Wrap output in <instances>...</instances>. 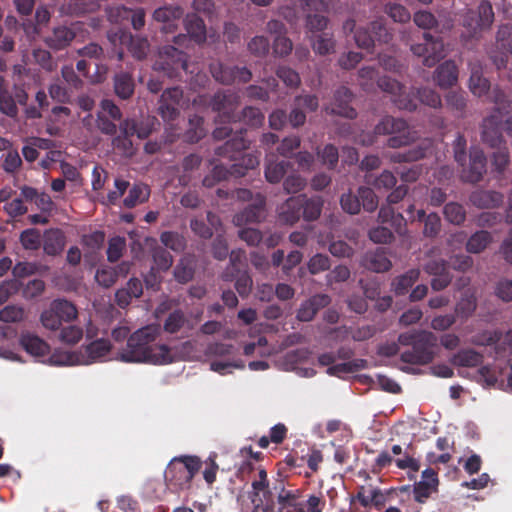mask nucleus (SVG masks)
<instances>
[{"label": "nucleus", "instance_id": "1", "mask_svg": "<svg viewBox=\"0 0 512 512\" xmlns=\"http://www.w3.org/2000/svg\"><path fill=\"white\" fill-rule=\"evenodd\" d=\"M160 336L158 325H147L133 332L118 355L126 363L168 364L173 361L171 349L165 344L156 343Z\"/></svg>", "mask_w": 512, "mask_h": 512}, {"label": "nucleus", "instance_id": "2", "mask_svg": "<svg viewBox=\"0 0 512 512\" xmlns=\"http://www.w3.org/2000/svg\"><path fill=\"white\" fill-rule=\"evenodd\" d=\"M398 342L402 346H410L401 353L402 362L412 365H426L431 363L435 356L437 347V336L427 330H412L401 333Z\"/></svg>", "mask_w": 512, "mask_h": 512}, {"label": "nucleus", "instance_id": "3", "mask_svg": "<svg viewBox=\"0 0 512 512\" xmlns=\"http://www.w3.org/2000/svg\"><path fill=\"white\" fill-rule=\"evenodd\" d=\"M241 129L231 136L223 145L215 149V154L219 157L228 158L233 161L232 176L242 177L248 170L254 169L259 165L257 156L251 153H243L249 147V142L244 138V132Z\"/></svg>", "mask_w": 512, "mask_h": 512}, {"label": "nucleus", "instance_id": "4", "mask_svg": "<svg viewBox=\"0 0 512 512\" xmlns=\"http://www.w3.org/2000/svg\"><path fill=\"white\" fill-rule=\"evenodd\" d=\"M200 467L201 460L197 456L174 457L165 469V482L173 489L188 487Z\"/></svg>", "mask_w": 512, "mask_h": 512}, {"label": "nucleus", "instance_id": "5", "mask_svg": "<svg viewBox=\"0 0 512 512\" xmlns=\"http://www.w3.org/2000/svg\"><path fill=\"white\" fill-rule=\"evenodd\" d=\"M376 135H391L386 145L397 149L409 146L416 140L415 132L409 130L408 123L402 118L383 117L374 128Z\"/></svg>", "mask_w": 512, "mask_h": 512}, {"label": "nucleus", "instance_id": "6", "mask_svg": "<svg viewBox=\"0 0 512 512\" xmlns=\"http://www.w3.org/2000/svg\"><path fill=\"white\" fill-rule=\"evenodd\" d=\"M76 306L66 299L53 300L48 309L41 313L40 321L49 330H58L63 322H71L77 318Z\"/></svg>", "mask_w": 512, "mask_h": 512}, {"label": "nucleus", "instance_id": "7", "mask_svg": "<svg viewBox=\"0 0 512 512\" xmlns=\"http://www.w3.org/2000/svg\"><path fill=\"white\" fill-rule=\"evenodd\" d=\"M153 67L169 78H178L182 71L188 70L187 54L174 46H164Z\"/></svg>", "mask_w": 512, "mask_h": 512}, {"label": "nucleus", "instance_id": "8", "mask_svg": "<svg viewBox=\"0 0 512 512\" xmlns=\"http://www.w3.org/2000/svg\"><path fill=\"white\" fill-rule=\"evenodd\" d=\"M410 50L415 56L423 59L422 63L426 67L435 66L446 55L442 38L429 32H424L423 42L411 45Z\"/></svg>", "mask_w": 512, "mask_h": 512}, {"label": "nucleus", "instance_id": "9", "mask_svg": "<svg viewBox=\"0 0 512 512\" xmlns=\"http://www.w3.org/2000/svg\"><path fill=\"white\" fill-rule=\"evenodd\" d=\"M209 71L216 82L226 86L246 84L252 79V72L247 67L231 66L220 61L210 63Z\"/></svg>", "mask_w": 512, "mask_h": 512}, {"label": "nucleus", "instance_id": "10", "mask_svg": "<svg viewBox=\"0 0 512 512\" xmlns=\"http://www.w3.org/2000/svg\"><path fill=\"white\" fill-rule=\"evenodd\" d=\"M239 96L229 90H219L210 99L209 106L212 111L219 113L218 119L224 123H236V109L239 105Z\"/></svg>", "mask_w": 512, "mask_h": 512}, {"label": "nucleus", "instance_id": "11", "mask_svg": "<svg viewBox=\"0 0 512 512\" xmlns=\"http://www.w3.org/2000/svg\"><path fill=\"white\" fill-rule=\"evenodd\" d=\"M377 86L391 96V100L397 108L410 112L417 109L414 98L405 91L404 85L399 81L389 76H382L378 78Z\"/></svg>", "mask_w": 512, "mask_h": 512}, {"label": "nucleus", "instance_id": "12", "mask_svg": "<svg viewBox=\"0 0 512 512\" xmlns=\"http://www.w3.org/2000/svg\"><path fill=\"white\" fill-rule=\"evenodd\" d=\"M494 21V11L492 4L488 0H482L477 10L470 9L464 17L463 25L470 31L472 36H476L483 30L491 27Z\"/></svg>", "mask_w": 512, "mask_h": 512}, {"label": "nucleus", "instance_id": "13", "mask_svg": "<svg viewBox=\"0 0 512 512\" xmlns=\"http://www.w3.org/2000/svg\"><path fill=\"white\" fill-rule=\"evenodd\" d=\"M481 128V139L491 148H498L504 143L502 135L503 120L500 114L493 113L485 117L482 121Z\"/></svg>", "mask_w": 512, "mask_h": 512}, {"label": "nucleus", "instance_id": "14", "mask_svg": "<svg viewBox=\"0 0 512 512\" xmlns=\"http://www.w3.org/2000/svg\"><path fill=\"white\" fill-rule=\"evenodd\" d=\"M486 157L482 150L471 149L469 154V165H463L461 179L468 183H477L482 180L486 172Z\"/></svg>", "mask_w": 512, "mask_h": 512}, {"label": "nucleus", "instance_id": "15", "mask_svg": "<svg viewBox=\"0 0 512 512\" xmlns=\"http://www.w3.org/2000/svg\"><path fill=\"white\" fill-rule=\"evenodd\" d=\"M468 69L470 71L468 81L470 92L478 98L488 95L491 89V83L489 79L483 75L482 62L478 59L471 60L468 62Z\"/></svg>", "mask_w": 512, "mask_h": 512}, {"label": "nucleus", "instance_id": "16", "mask_svg": "<svg viewBox=\"0 0 512 512\" xmlns=\"http://www.w3.org/2000/svg\"><path fill=\"white\" fill-rule=\"evenodd\" d=\"M353 93L345 86L339 87L334 93V101L331 105V113L348 119L357 116L356 110L350 105Z\"/></svg>", "mask_w": 512, "mask_h": 512}, {"label": "nucleus", "instance_id": "17", "mask_svg": "<svg viewBox=\"0 0 512 512\" xmlns=\"http://www.w3.org/2000/svg\"><path fill=\"white\" fill-rule=\"evenodd\" d=\"M265 198L258 195L255 201L245 207L241 212L234 216V223L237 226H242L248 223H258L265 217Z\"/></svg>", "mask_w": 512, "mask_h": 512}, {"label": "nucleus", "instance_id": "18", "mask_svg": "<svg viewBox=\"0 0 512 512\" xmlns=\"http://www.w3.org/2000/svg\"><path fill=\"white\" fill-rule=\"evenodd\" d=\"M459 70L453 60H446L434 72V81L442 89L454 86L458 81Z\"/></svg>", "mask_w": 512, "mask_h": 512}, {"label": "nucleus", "instance_id": "19", "mask_svg": "<svg viewBox=\"0 0 512 512\" xmlns=\"http://www.w3.org/2000/svg\"><path fill=\"white\" fill-rule=\"evenodd\" d=\"M41 244L48 256H58L65 248L66 236L61 229L51 228L44 232Z\"/></svg>", "mask_w": 512, "mask_h": 512}, {"label": "nucleus", "instance_id": "20", "mask_svg": "<svg viewBox=\"0 0 512 512\" xmlns=\"http://www.w3.org/2000/svg\"><path fill=\"white\" fill-rule=\"evenodd\" d=\"M301 199L297 196L289 197L278 207V221L285 225H294L302 217Z\"/></svg>", "mask_w": 512, "mask_h": 512}, {"label": "nucleus", "instance_id": "21", "mask_svg": "<svg viewBox=\"0 0 512 512\" xmlns=\"http://www.w3.org/2000/svg\"><path fill=\"white\" fill-rule=\"evenodd\" d=\"M183 13V9L178 5H165L154 11L153 19L164 24L165 32H172L176 27L175 22L181 19Z\"/></svg>", "mask_w": 512, "mask_h": 512}, {"label": "nucleus", "instance_id": "22", "mask_svg": "<svg viewBox=\"0 0 512 512\" xmlns=\"http://www.w3.org/2000/svg\"><path fill=\"white\" fill-rule=\"evenodd\" d=\"M362 263L365 268L377 273L386 272L392 267V263L384 248H377L374 251L366 252Z\"/></svg>", "mask_w": 512, "mask_h": 512}, {"label": "nucleus", "instance_id": "23", "mask_svg": "<svg viewBox=\"0 0 512 512\" xmlns=\"http://www.w3.org/2000/svg\"><path fill=\"white\" fill-rule=\"evenodd\" d=\"M431 144L429 141L408 149L405 152H394L389 155V160L393 163H409L419 161L427 156L430 152Z\"/></svg>", "mask_w": 512, "mask_h": 512}, {"label": "nucleus", "instance_id": "24", "mask_svg": "<svg viewBox=\"0 0 512 512\" xmlns=\"http://www.w3.org/2000/svg\"><path fill=\"white\" fill-rule=\"evenodd\" d=\"M19 341L22 348L32 356L42 357L49 353V345L35 334L22 333Z\"/></svg>", "mask_w": 512, "mask_h": 512}, {"label": "nucleus", "instance_id": "25", "mask_svg": "<svg viewBox=\"0 0 512 512\" xmlns=\"http://www.w3.org/2000/svg\"><path fill=\"white\" fill-rule=\"evenodd\" d=\"M301 199L302 217L307 222L317 220L322 212L324 201L321 196L308 197L306 194H299Z\"/></svg>", "mask_w": 512, "mask_h": 512}, {"label": "nucleus", "instance_id": "26", "mask_svg": "<svg viewBox=\"0 0 512 512\" xmlns=\"http://www.w3.org/2000/svg\"><path fill=\"white\" fill-rule=\"evenodd\" d=\"M274 156L266 158L265 178L271 184L279 183L287 171L292 167L287 160H277Z\"/></svg>", "mask_w": 512, "mask_h": 512}, {"label": "nucleus", "instance_id": "27", "mask_svg": "<svg viewBox=\"0 0 512 512\" xmlns=\"http://www.w3.org/2000/svg\"><path fill=\"white\" fill-rule=\"evenodd\" d=\"M112 345L108 339H97L83 347L84 353L87 356L85 364H91L98 361H103L104 358L111 351Z\"/></svg>", "mask_w": 512, "mask_h": 512}, {"label": "nucleus", "instance_id": "28", "mask_svg": "<svg viewBox=\"0 0 512 512\" xmlns=\"http://www.w3.org/2000/svg\"><path fill=\"white\" fill-rule=\"evenodd\" d=\"M184 25L188 35L195 43L201 44L206 41V26L203 19L197 14H187Z\"/></svg>", "mask_w": 512, "mask_h": 512}, {"label": "nucleus", "instance_id": "29", "mask_svg": "<svg viewBox=\"0 0 512 512\" xmlns=\"http://www.w3.org/2000/svg\"><path fill=\"white\" fill-rule=\"evenodd\" d=\"M378 218L382 223H389L399 235L407 232V220L401 213H396L391 206H382Z\"/></svg>", "mask_w": 512, "mask_h": 512}, {"label": "nucleus", "instance_id": "30", "mask_svg": "<svg viewBox=\"0 0 512 512\" xmlns=\"http://www.w3.org/2000/svg\"><path fill=\"white\" fill-rule=\"evenodd\" d=\"M413 220L424 223L423 235L426 238H436L441 232V218L435 212L426 214L423 209H420L417 211V217H413Z\"/></svg>", "mask_w": 512, "mask_h": 512}, {"label": "nucleus", "instance_id": "31", "mask_svg": "<svg viewBox=\"0 0 512 512\" xmlns=\"http://www.w3.org/2000/svg\"><path fill=\"white\" fill-rule=\"evenodd\" d=\"M75 38V32L67 26L54 28L52 35L47 37V45L55 50H61L67 47Z\"/></svg>", "mask_w": 512, "mask_h": 512}, {"label": "nucleus", "instance_id": "32", "mask_svg": "<svg viewBox=\"0 0 512 512\" xmlns=\"http://www.w3.org/2000/svg\"><path fill=\"white\" fill-rule=\"evenodd\" d=\"M484 356L474 349H461L451 358V363L459 367H478L481 366Z\"/></svg>", "mask_w": 512, "mask_h": 512}, {"label": "nucleus", "instance_id": "33", "mask_svg": "<svg viewBox=\"0 0 512 512\" xmlns=\"http://www.w3.org/2000/svg\"><path fill=\"white\" fill-rule=\"evenodd\" d=\"M502 339V332L500 330H484L472 338V343L476 346H494L497 356L502 357V346L499 342Z\"/></svg>", "mask_w": 512, "mask_h": 512}, {"label": "nucleus", "instance_id": "34", "mask_svg": "<svg viewBox=\"0 0 512 512\" xmlns=\"http://www.w3.org/2000/svg\"><path fill=\"white\" fill-rule=\"evenodd\" d=\"M473 205L479 208H495L503 203L504 196L496 191H476L471 197Z\"/></svg>", "mask_w": 512, "mask_h": 512}, {"label": "nucleus", "instance_id": "35", "mask_svg": "<svg viewBox=\"0 0 512 512\" xmlns=\"http://www.w3.org/2000/svg\"><path fill=\"white\" fill-rule=\"evenodd\" d=\"M188 128L183 135V139L185 142L194 144L198 143L201 139H203L207 131L204 127V118L199 115H193L189 118Z\"/></svg>", "mask_w": 512, "mask_h": 512}, {"label": "nucleus", "instance_id": "36", "mask_svg": "<svg viewBox=\"0 0 512 512\" xmlns=\"http://www.w3.org/2000/svg\"><path fill=\"white\" fill-rule=\"evenodd\" d=\"M420 270L419 269H410L406 271L404 274L397 276L392 281V289L396 295L402 296L405 295L409 289L414 285V283L419 279Z\"/></svg>", "mask_w": 512, "mask_h": 512}, {"label": "nucleus", "instance_id": "37", "mask_svg": "<svg viewBox=\"0 0 512 512\" xmlns=\"http://www.w3.org/2000/svg\"><path fill=\"white\" fill-rule=\"evenodd\" d=\"M135 89L134 80L131 74L127 72L117 73L114 77V90L116 95L121 99L130 98Z\"/></svg>", "mask_w": 512, "mask_h": 512}, {"label": "nucleus", "instance_id": "38", "mask_svg": "<svg viewBox=\"0 0 512 512\" xmlns=\"http://www.w3.org/2000/svg\"><path fill=\"white\" fill-rule=\"evenodd\" d=\"M492 242V235L486 230H480L470 236L466 242V250L469 253L478 254L484 251Z\"/></svg>", "mask_w": 512, "mask_h": 512}, {"label": "nucleus", "instance_id": "39", "mask_svg": "<svg viewBox=\"0 0 512 512\" xmlns=\"http://www.w3.org/2000/svg\"><path fill=\"white\" fill-rule=\"evenodd\" d=\"M195 273L193 260L189 257H183L174 268L173 276L180 284H186L193 279Z\"/></svg>", "mask_w": 512, "mask_h": 512}, {"label": "nucleus", "instance_id": "40", "mask_svg": "<svg viewBox=\"0 0 512 512\" xmlns=\"http://www.w3.org/2000/svg\"><path fill=\"white\" fill-rule=\"evenodd\" d=\"M150 190L147 185L135 184L129 190L127 197L123 200V204L126 208H134L136 205L148 200Z\"/></svg>", "mask_w": 512, "mask_h": 512}, {"label": "nucleus", "instance_id": "41", "mask_svg": "<svg viewBox=\"0 0 512 512\" xmlns=\"http://www.w3.org/2000/svg\"><path fill=\"white\" fill-rule=\"evenodd\" d=\"M365 182L378 190H389L395 187L397 179L391 171L384 170L379 176L367 174L365 176Z\"/></svg>", "mask_w": 512, "mask_h": 512}, {"label": "nucleus", "instance_id": "42", "mask_svg": "<svg viewBox=\"0 0 512 512\" xmlns=\"http://www.w3.org/2000/svg\"><path fill=\"white\" fill-rule=\"evenodd\" d=\"M265 116L262 111L254 106H246L240 115L237 114V122L243 121L247 126L258 128L264 123Z\"/></svg>", "mask_w": 512, "mask_h": 512}, {"label": "nucleus", "instance_id": "43", "mask_svg": "<svg viewBox=\"0 0 512 512\" xmlns=\"http://www.w3.org/2000/svg\"><path fill=\"white\" fill-rule=\"evenodd\" d=\"M477 307V299L474 293L466 290L457 302L455 312L462 318L470 317Z\"/></svg>", "mask_w": 512, "mask_h": 512}, {"label": "nucleus", "instance_id": "44", "mask_svg": "<svg viewBox=\"0 0 512 512\" xmlns=\"http://www.w3.org/2000/svg\"><path fill=\"white\" fill-rule=\"evenodd\" d=\"M154 267L162 272L168 271L173 264L171 253L162 246L156 245L151 250Z\"/></svg>", "mask_w": 512, "mask_h": 512}, {"label": "nucleus", "instance_id": "45", "mask_svg": "<svg viewBox=\"0 0 512 512\" xmlns=\"http://www.w3.org/2000/svg\"><path fill=\"white\" fill-rule=\"evenodd\" d=\"M300 497L298 490H285L282 491L277 496L278 502V510H291L296 508H302V504L298 501Z\"/></svg>", "mask_w": 512, "mask_h": 512}, {"label": "nucleus", "instance_id": "46", "mask_svg": "<svg viewBox=\"0 0 512 512\" xmlns=\"http://www.w3.org/2000/svg\"><path fill=\"white\" fill-rule=\"evenodd\" d=\"M443 213L445 219L454 225H461L466 219L464 207L456 202L447 203L444 206Z\"/></svg>", "mask_w": 512, "mask_h": 512}, {"label": "nucleus", "instance_id": "47", "mask_svg": "<svg viewBox=\"0 0 512 512\" xmlns=\"http://www.w3.org/2000/svg\"><path fill=\"white\" fill-rule=\"evenodd\" d=\"M188 322L182 310L177 309L171 312L166 318L163 328L166 332L174 334L179 332Z\"/></svg>", "mask_w": 512, "mask_h": 512}, {"label": "nucleus", "instance_id": "48", "mask_svg": "<svg viewBox=\"0 0 512 512\" xmlns=\"http://www.w3.org/2000/svg\"><path fill=\"white\" fill-rule=\"evenodd\" d=\"M161 243L174 252H181L186 247V241L183 236L177 232L164 231L160 235Z\"/></svg>", "mask_w": 512, "mask_h": 512}, {"label": "nucleus", "instance_id": "49", "mask_svg": "<svg viewBox=\"0 0 512 512\" xmlns=\"http://www.w3.org/2000/svg\"><path fill=\"white\" fill-rule=\"evenodd\" d=\"M416 98L424 105L437 109L442 106L440 95L433 89L421 87L416 90Z\"/></svg>", "mask_w": 512, "mask_h": 512}, {"label": "nucleus", "instance_id": "50", "mask_svg": "<svg viewBox=\"0 0 512 512\" xmlns=\"http://www.w3.org/2000/svg\"><path fill=\"white\" fill-rule=\"evenodd\" d=\"M202 163V157L198 154L192 153L185 156L181 162V167L184 174L179 177V182L183 185L188 184L189 176L188 173L197 170Z\"/></svg>", "mask_w": 512, "mask_h": 512}, {"label": "nucleus", "instance_id": "51", "mask_svg": "<svg viewBox=\"0 0 512 512\" xmlns=\"http://www.w3.org/2000/svg\"><path fill=\"white\" fill-rule=\"evenodd\" d=\"M41 242V234L38 229H26L20 234V243L26 250H38L41 247Z\"/></svg>", "mask_w": 512, "mask_h": 512}, {"label": "nucleus", "instance_id": "52", "mask_svg": "<svg viewBox=\"0 0 512 512\" xmlns=\"http://www.w3.org/2000/svg\"><path fill=\"white\" fill-rule=\"evenodd\" d=\"M313 50L319 55H328L335 51V41L327 33L316 36L312 44Z\"/></svg>", "mask_w": 512, "mask_h": 512}, {"label": "nucleus", "instance_id": "53", "mask_svg": "<svg viewBox=\"0 0 512 512\" xmlns=\"http://www.w3.org/2000/svg\"><path fill=\"white\" fill-rule=\"evenodd\" d=\"M361 206L367 212H374L378 207V197L372 188L360 186L357 190Z\"/></svg>", "mask_w": 512, "mask_h": 512}, {"label": "nucleus", "instance_id": "54", "mask_svg": "<svg viewBox=\"0 0 512 512\" xmlns=\"http://www.w3.org/2000/svg\"><path fill=\"white\" fill-rule=\"evenodd\" d=\"M25 318V310L19 305H7L0 310V321L5 323H18Z\"/></svg>", "mask_w": 512, "mask_h": 512}, {"label": "nucleus", "instance_id": "55", "mask_svg": "<svg viewBox=\"0 0 512 512\" xmlns=\"http://www.w3.org/2000/svg\"><path fill=\"white\" fill-rule=\"evenodd\" d=\"M126 248L124 237L116 236L109 240L107 248V260L111 263L117 262L123 255Z\"/></svg>", "mask_w": 512, "mask_h": 512}, {"label": "nucleus", "instance_id": "56", "mask_svg": "<svg viewBox=\"0 0 512 512\" xmlns=\"http://www.w3.org/2000/svg\"><path fill=\"white\" fill-rule=\"evenodd\" d=\"M149 48L150 45L147 38L130 36L129 51L134 58L138 60L146 58Z\"/></svg>", "mask_w": 512, "mask_h": 512}, {"label": "nucleus", "instance_id": "57", "mask_svg": "<svg viewBox=\"0 0 512 512\" xmlns=\"http://www.w3.org/2000/svg\"><path fill=\"white\" fill-rule=\"evenodd\" d=\"M247 48L255 57H265L269 52L270 42L265 36H255L248 42Z\"/></svg>", "mask_w": 512, "mask_h": 512}, {"label": "nucleus", "instance_id": "58", "mask_svg": "<svg viewBox=\"0 0 512 512\" xmlns=\"http://www.w3.org/2000/svg\"><path fill=\"white\" fill-rule=\"evenodd\" d=\"M119 15L125 18L131 19L132 27L135 30H140L145 25V11L143 8H137L135 10L122 7L118 9Z\"/></svg>", "mask_w": 512, "mask_h": 512}, {"label": "nucleus", "instance_id": "59", "mask_svg": "<svg viewBox=\"0 0 512 512\" xmlns=\"http://www.w3.org/2000/svg\"><path fill=\"white\" fill-rule=\"evenodd\" d=\"M95 279L97 283L104 288L112 287L118 280L115 269L110 266H102L98 268L95 274Z\"/></svg>", "mask_w": 512, "mask_h": 512}, {"label": "nucleus", "instance_id": "60", "mask_svg": "<svg viewBox=\"0 0 512 512\" xmlns=\"http://www.w3.org/2000/svg\"><path fill=\"white\" fill-rule=\"evenodd\" d=\"M359 195H354L351 191L344 193L340 197V205L344 212L350 215H356L361 210Z\"/></svg>", "mask_w": 512, "mask_h": 512}, {"label": "nucleus", "instance_id": "61", "mask_svg": "<svg viewBox=\"0 0 512 512\" xmlns=\"http://www.w3.org/2000/svg\"><path fill=\"white\" fill-rule=\"evenodd\" d=\"M495 47L497 49L512 51V26L510 24H503L499 27Z\"/></svg>", "mask_w": 512, "mask_h": 512}, {"label": "nucleus", "instance_id": "62", "mask_svg": "<svg viewBox=\"0 0 512 512\" xmlns=\"http://www.w3.org/2000/svg\"><path fill=\"white\" fill-rule=\"evenodd\" d=\"M489 100L496 105L494 113L497 114H500L502 110H508L511 106V102L506 93L499 86H495L491 89Z\"/></svg>", "mask_w": 512, "mask_h": 512}, {"label": "nucleus", "instance_id": "63", "mask_svg": "<svg viewBox=\"0 0 512 512\" xmlns=\"http://www.w3.org/2000/svg\"><path fill=\"white\" fill-rule=\"evenodd\" d=\"M307 185V181L299 174H291L283 181V189L287 194L301 192Z\"/></svg>", "mask_w": 512, "mask_h": 512}, {"label": "nucleus", "instance_id": "64", "mask_svg": "<svg viewBox=\"0 0 512 512\" xmlns=\"http://www.w3.org/2000/svg\"><path fill=\"white\" fill-rule=\"evenodd\" d=\"M83 337V330L79 326L69 325L61 329L59 339L61 342L74 345L78 343Z\"/></svg>", "mask_w": 512, "mask_h": 512}]
</instances>
